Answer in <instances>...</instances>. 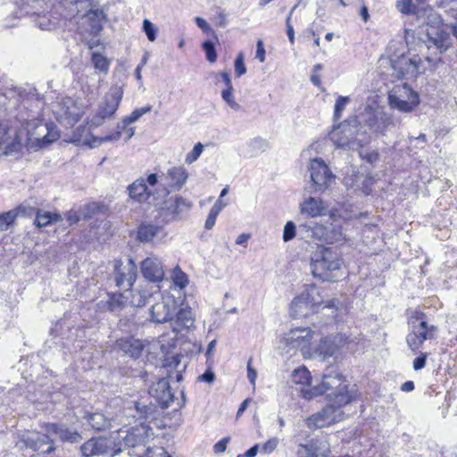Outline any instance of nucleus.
I'll list each match as a JSON object with an SVG mask.
<instances>
[{"instance_id": "f03ea898", "label": "nucleus", "mask_w": 457, "mask_h": 457, "mask_svg": "<svg viewBox=\"0 0 457 457\" xmlns=\"http://www.w3.org/2000/svg\"><path fill=\"white\" fill-rule=\"evenodd\" d=\"M114 280L120 288H125L124 294L115 295L110 301L112 311L121 305L144 306L146 303L147 292L143 290L136 294L129 291L133 286L137 276V267L131 258L116 260L114 262Z\"/></svg>"}, {"instance_id": "603ef678", "label": "nucleus", "mask_w": 457, "mask_h": 457, "mask_svg": "<svg viewBox=\"0 0 457 457\" xmlns=\"http://www.w3.org/2000/svg\"><path fill=\"white\" fill-rule=\"evenodd\" d=\"M296 227L293 221H287L283 230V240L288 242L295 237Z\"/></svg>"}, {"instance_id": "c85d7f7f", "label": "nucleus", "mask_w": 457, "mask_h": 457, "mask_svg": "<svg viewBox=\"0 0 457 457\" xmlns=\"http://www.w3.org/2000/svg\"><path fill=\"white\" fill-rule=\"evenodd\" d=\"M175 313L176 314H174V316L176 317V327H174V330L179 331L184 328L188 329L194 326L195 318L190 307H182L179 312H175Z\"/></svg>"}, {"instance_id": "338daca9", "label": "nucleus", "mask_w": 457, "mask_h": 457, "mask_svg": "<svg viewBox=\"0 0 457 457\" xmlns=\"http://www.w3.org/2000/svg\"><path fill=\"white\" fill-rule=\"evenodd\" d=\"M195 23L196 25L204 32H208V31H211L212 29L210 27V25L208 24V22L201 18V17H195Z\"/></svg>"}, {"instance_id": "37998d69", "label": "nucleus", "mask_w": 457, "mask_h": 457, "mask_svg": "<svg viewBox=\"0 0 457 457\" xmlns=\"http://www.w3.org/2000/svg\"><path fill=\"white\" fill-rule=\"evenodd\" d=\"M170 278L174 287L179 289H184L189 282L187 275L179 266L172 270Z\"/></svg>"}, {"instance_id": "e433bc0d", "label": "nucleus", "mask_w": 457, "mask_h": 457, "mask_svg": "<svg viewBox=\"0 0 457 457\" xmlns=\"http://www.w3.org/2000/svg\"><path fill=\"white\" fill-rule=\"evenodd\" d=\"M86 419L89 425L96 430H103L110 428L111 421L108 418H106L103 413L96 412L92 414H88L86 416Z\"/></svg>"}, {"instance_id": "dca6fc26", "label": "nucleus", "mask_w": 457, "mask_h": 457, "mask_svg": "<svg viewBox=\"0 0 457 457\" xmlns=\"http://www.w3.org/2000/svg\"><path fill=\"white\" fill-rule=\"evenodd\" d=\"M120 139V132L116 131L105 137L93 136L86 126H79L73 132L71 142L77 145H87L90 148L98 147L104 143L118 141Z\"/></svg>"}, {"instance_id": "58836bf2", "label": "nucleus", "mask_w": 457, "mask_h": 457, "mask_svg": "<svg viewBox=\"0 0 457 457\" xmlns=\"http://www.w3.org/2000/svg\"><path fill=\"white\" fill-rule=\"evenodd\" d=\"M429 41L434 44L440 53L448 50L452 46L450 35L445 31H438L434 37H430Z\"/></svg>"}, {"instance_id": "c9c22d12", "label": "nucleus", "mask_w": 457, "mask_h": 457, "mask_svg": "<svg viewBox=\"0 0 457 457\" xmlns=\"http://www.w3.org/2000/svg\"><path fill=\"white\" fill-rule=\"evenodd\" d=\"M355 182L352 177L345 178V185L347 187H356L361 190L365 195H369L371 192V187L374 184V179L370 177H366L361 180V184L360 185L358 183L360 178L357 176Z\"/></svg>"}, {"instance_id": "13d9d810", "label": "nucleus", "mask_w": 457, "mask_h": 457, "mask_svg": "<svg viewBox=\"0 0 457 457\" xmlns=\"http://www.w3.org/2000/svg\"><path fill=\"white\" fill-rule=\"evenodd\" d=\"M229 440L230 438L228 436L217 442L213 446L214 453L217 454L224 453L227 449V445L228 444Z\"/></svg>"}, {"instance_id": "09e8293b", "label": "nucleus", "mask_w": 457, "mask_h": 457, "mask_svg": "<svg viewBox=\"0 0 457 457\" xmlns=\"http://www.w3.org/2000/svg\"><path fill=\"white\" fill-rule=\"evenodd\" d=\"M143 30L149 41L154 42L156 39L158 29L147 19H145L143 21Z\"/></svg>"}, {"instance_id": "b1692460", "label": "nucleus", "mask_w": 457, "mask_h": 457, "mask_svg": "<svg viewBox=\"0 0 457 457\" xmlns=\"http://www.w3.org/2000/svg\"><path fill=\"white\" fill-rule=\"evenodd\" d=\"M166 237L164 228L151 223H143L137 230V238L141 242L161 241Z\"/></svg>"}, {"instance_id": "69168bd1", "label": "nucleus", "mask_w": 457, "mask_h": 457, "mask_svg": "<svg viewBox=\"0 0 457 457\" xmlns=\"http://www.w3.org/2000/svg\"><path fill=\"white\" fill-rule=\"evenodd\" d=\"M256 58L259 59L261 62L265 61V49L262 40L257 42Z\"/></svg>"}, {"instance_id": "2f4dec72", "label": "nucleus", "mask_w": 457, "mask_h": 457, "mask_svg": "<svg viewBox=\"0 0 457 457\" xmlns=\"http://www.w3.org/2000/svg\"><path fill=\"white\" fill-rule=\"evenodd\" d=\"M191 206L192 203L181 196L171 197L166 203L167 210L176 215L189 211Z\"/></svg>"}, {"instance_id": "2eb2a0df", "label": "nucleus", "mask_w": 457, "mask_h": 457, "mask_svg": "<svg viewBox=\"0 0 457 457\" xmlns=\"http://www.w3.org/2000/svg\"><path fill=\"white\" fill-rule=\"evenodd\" d=\"M188 173L183 166H175L167 170L159 179L160 195L166 196L171 189L179 190L187 182Z\"/></svg>"}, {"instance_id": "de8ad7c7", "label": "nucleus", "mask_w": 457, "mask_h": 457, "mask_svg": "<svg viewBox=\"0 0 457 457\" xmlns=\"http://www.w3.org/2000/svg\"><path fill=\"white\" fill-rule=\"evenodd\" d=\"M151 109V105H148L143 108L134 110L129 116L122 120V124L124 125V127H127L129 124L137 121L144 114L149 112Z\"/></svg>"}, {"instance_id": "79ce46f5", "label": "nucleus", "mask_w": 457, "mask_h": 457, "mask_svg": "<svg viewBox=\"0 0 457 457\" xmlns=\"http://www.w3.org/2000/svg\"><path fill=\"white\" fill-rule=\"evenodd\" d=\"M345 240V235L341 226L330 224V226L328 227L327 243L334 244Z\"/></svg>"}, {"instance_id": "4468645a", "label": "nucleus", "mask_w": 457, "mask_h": 457, "mask_svg": "<svg viewBox=\"0 0 457 457\" xmlns=\"http://www.w3.org/2000/svg\"><path fill=\"white\" fill-rule=\"evenodd\" d=\"M334 402L329 403L320 412L313 414L306 420V425L310 428H319L329 426L343 420L344 412Z\"/></svg>"}, {"instance_id": "9b49d317", "label": "nucleus", "mask_w": 457, "mask_h": 457, "mask_svg": "<svg viewBox=\"0 0 457 457\" xmlns=\"http://www.w3.org/2000/svg\"><path fill=\"white\" fill-rule=\"evenodd\" d=\"M159 178L156 174H149L146 179L142 178L137 179L129 187V193L131 198L139 202H150L151 198L157 199L162 197L160 195Z\"/></svg>"}, {"instance_id": "49530a36", "label": "nucleus", "mask_w": 457, "mask_h": 457, "mask_svg": "<svg viewBox=\"0 0 457 457\" xmlns=\"http://www.w3.org/2000/svg\"><path fill=\"white\" fill-rule=\"evenodd\" d=\"M221 97L232 110L237 112L241 109L239 104H237L234 99L233 87L223 89L221 91Z\"/></svg>"}, {"instance_id": "4be33fe9", "label": "nucleus", "mask_w": 457, "mask_h": 457, "mask_svg": "<svg viewBox=\"0 0 457 457\" xmlns=\"http://www.w3.org/2000/svg\"><path fill=\"white\" fill-rule=\"evenodd\" d=\"M300 212L311 218L321 217L327 214L328 205L320 198L309 196L301 203Z\"/></svg>"}, {"instance_id": "a18cd8bd", "label": "nucleus", "mask_w": 457, "mask_h": 457, "mask_svg": "<svg viewBox=\"0 0 457 457\" xmlns=\"http://www.w3.org/2000/svg\"><path fill=\"white\" fill-rule=\"evenodd\" d=\"M308 228L311 230L312 237L313 238L327 243L328 227L318 223H312V225L308 226Z\"/></svg>"}, {"instance_id": "0eeeda50", "label": "nucleus", "mask_w": 457, "mask_h": 457, "mask_svg": "<svg viewBox=\"0 0 457 457\" xmlns=\"http://www.w3.org/2000/svg\"><path fill=\"white\" fill-rule=\"evenodd\" d=\"M81 453L85 457L107 454L110 457H130L129 453L120 455L121 443L117 442L114 435L110 437L91 438L81 446Z\"/></svg>"}, {"instance_id": "5701e85b", "label": "nucleus", "mask_w": 457, "mask_h": 457, "mask_svg": "<svg viewBox=\"0 0 457 457\" xmlns=\"http://www.w3.org/2000/svg\"><path fill=\"white\" fill-rule=\"evenodd\" d=\"M50 442H53V439L49 435L37 432L29 433L24 439L26 447L40 453H50L54 450L53 446L49 445Z\"/></svg>"}, {"instance_id": "0e129e2a", "label": "nucleus", "mask_w": 457, "mask_h": 457, "mask_svg": "<svg viewBox=\"0 0 457 457\" xmlns=\"http://www.w3.org/2000/svg\"><path fill=\"white\" fill-rule=\"evenodd\" d=\"M217 217H218V214L209 212V214H208L207 219L204 223V228L206 229H212L213 228V226L215 225Z\"/></svg>"}, {"instance_id": "423d86ee", "label": "nucleus", "mask_w": 457, "mask_h": 457, "mask_svg": "<svg viewBox=\"0 0 457 457\" xmlns=\"http://www.w3.org/2000/svg\"><path fill=\"white\" fill-rule=\"evenodd\" d=\"M359 123L363 124L371 133L384 135L395 127L392 115L368 104L358 115Z\"/></svg>"}, {"instance_id": "e2e57ef3", "label": "nucleus", "mask_w": 457, "mask_h": 457, "mask_svg": "<svg viewBox=\"0 0 457 457\" xmlns=\"http://www.w3.org/2000/svg\"><path fill=\"white\" fill-rule=\"evenodd\" d=\"M247 378L253 386H255L257 372L251 365V360L247 362Z\"/></svg>"}, {"instance_id": "f8f14e48", "label": "nucleus", "mask_w": 457, "mask_h": 457, "mask_svg": "<svg viewBox=\"0 0 457 457\" xmlns=\"http://www.w3.org/2000/svg\"><path fill=\"white\" fill-rule=\"evenodd\" d=\"M411 331L406 337L408 346L412 352H417L425 340L435 336L436 327L428 324L419 317H412L410 321Z\"/></svg>"}, {"instance_id": "a211bd4d", "label": "nucleus", "mask_w": 457, "mask_h": 457, "mask_svg": "<svg viewBox=\"0 0 457 457\" xmlns=\"http://www.w3.org/2000/svg\"><path fill=\"white\" fill-rule=\"evenodd\" d=\"M29 140L36 142L39 146L58 139L59 134L54 127L46 123L29 122L27 124Z\"/></svg>"}, {"instance_id": "4d7b16f0", "label": "nucleus", "mask_w": 457, "mask_h": 457, "mask_svg": "<svg viewBox=\"0 0 457 457\" xmlns=\"http://www.w3.org/2000/svg\"><path fill=\"white\" fill-rule=\"evenodd\" d=\"M298 4H295L290 11L287 18V36H288V39L289 41L293 44L294 41H295V33H294V29L290 23V19H291V16L293 14V12L297 8Z\"/></svg>"}, {"instance_id": "393cba45", "label": "nucleus", "mask_w": 457, "mask_h": 457, "mask_svg": "<svg viewBox=\"0 0 457 457\" xmlns=\"http://www.w3.org/2000/svg\"><path fill=\"white\" fill-rule=\"evenodd\" d=\"M395 8L402 14L415 15L418 19L424 18L428 12L432 11L430 6H422L416 3L413 4V0H396Z\"/></svg>"}, {"instance_id": "473e14b6", "label": "nucleus", "mask_w": 457, "mask_h": 457, "mask_svg": "<svg viewBox=\"0 0 457 457\" xmlns=\"http://www.w3.org/2000/svg\"><path fill=\"white\" fill-rule=\"evenodd\" d=\"M26 211V207L19 206L17 209H13L0 214V230H7L10 228V226L14 222L18 215H25Z\"/></svg>"}, {"instance_id": "f3484780", "label": "nucleus", "mask_w": 457, "mask_h": 457, "mask_svg": "<svg viewBox=\"0 0 457 457\" xmlns=\"http://www.w3.org/2000/svg\"><path fill=\"white\" fill-rule=\"evenodd\" d=\"M392 68L399 77L416 78L419 74L424 72L421 59L420 57H409L401 55L395 59H391Z\"/></svg>"}, {"instance_id": "774afa93", "label": "nucleus", "mask_w": 457, "mask_h": 457, "mask_svg": "<svg viewBox=\"0 0 457 457\" xmlns=\"http://www.w3.org/2000/svg\"><path fill=\"white\" fill-rule=\"evenodd\" d=\"M226 202H223L220 198H219L213 206L211 208L210 212H214L219 215V213L222 211V209L227 205Z\"/></svg>"}, {"instance_id": "ddd939ff", "label": "nucleus", "mask_w": 457, "mask_h": 457, "mask_svg": "<svg viewBox=\"0 0 457 457\" xmlns=\"http://www.w3.org/2000/svg\"><path fill=\"white\" fill-rule=\"evenodd\" d=\"M154 297L155 303L150 308V320L155 323H164L172 320L177 310L176 300L170 295L154 296V294L149 295Z\"/></svg>"}, {"instance_id": "c756f323", "label": "nucleus", "mask_w": 457, "mask_h": 457, "mask_svg": "<svg viewBox=\"0 0 457 457\" xmlns=\"http://www.w3.org/2000/svg\"><path fill=\"white\" fill-rule=\"evenodd\" d=\"M149 393L155 397L161 403H166L171 400V393L168 381L165 378L160 379L154 384Z\"/></svg>"}, {"instance_id": "6ab92c4d", "label": "nucleus", "mask_w": 457, "mask_h": 457, "mask_svg": "<svg viewBox=\"0 0 457 457\" xmlns=\"http://www.w3.org/2000/svg\"><path fill=\"white\" fill-rule=\"evenodd\" d=\"M143 277L149 282H161L165 276L162 260L157 255L151 254L140 263Z\"/></svg>"}, {"instance_id": "20e7f679", "label": "nucleus", "mask_w": 457, "mask_h": 457, "mask_svg": "<svg viewBox=\"0 0 457 457\" xmlns=\"http://www.w3.org/2000/svg\"><path fill=\"white\" fill-rule=\"evenodd\" d=\"M57 121L66 128L73 127L86 113L87 106L72 97H58L51 105Z\"/></svg>"}, {"instance_id": "8fccbe9b", "label": "nucleus", "mask_w": 457, "mask_h": 457, "mask_svg": "<svg viewBox=\"0 0 457 457\" xmlns=\"http://www.w3.org/2000/svg\"><path fill=\"white\" fill-rule=\"evenodd\" d=\"M350 99L348 96H340L337 97L335 107H334V116L337 119H340L342 115V112L345 110L346 105L349 104Z\"/></svg>"}, {"instance_id": "7ed1b4c3", "label": "nucleus", "mask_w": 457, "mask_h": 457, "mask_svg": "<svg viewBox=\"0 0 457 457\" xmlns=\"http://www.w3.org/2000/svg\"><path fill=\"white\" fill-rule=\"evenodd\" d=\"M302 395L305 399L327 394L329 402H334L339 406H345L355 399V394L348 390V385L344 377L335 375H323L321 382L310 388L302 389Z\"/></svg>"}, {"instance_id": "39448f33", "label": "nucleus", "mask_w": 457, "mask_h": 457, "mask_svg": "<svg viewBox=\"0 0 457 457\" xmlns=\"http://www.w3.org/2000/svg\"><path fill=\"white\" fill-rule=\"evenodd\" d=\"M341 265L338 253L332 248H323L316 253L311 263L313 276L325 281H333V272L338 270Z\"/></svg>"}, {"instance_id": "a878e982", "label": "nucleus", "mask_w": 457, "mask_h": 457, "mask_svg": "<svg viewBox=\"0 0 457 457\" xmlns=\"http://www.w3.org/2000/svg\"><path fill=\"white\" fill-rule=\"evenodd\" d=\"M117 345L125 354L135 359L141 355L142 351L145 348L143 342L133 337L119 339L117 341Z\"/></svg>"}, {"instance_id": "412c9836", "label": "nucleus", "mask_w": 457, "mask_h": 457, "mask_svg": "<svg viewBox=\"0 0 457 457\" xmlns=\"http://www.w3.org/2000/svg\"><path fill=\"white\" fill-rule=\"evenodd\" d=\"M356 122V120L353 121V124L351 122H344L333 129L329 134V137L336 146L344 147L353 144Z\"/></svg>"}, {"instance_id": "c03bdc74", "label": "nucleus", "mask_w": 457, "mask_h": 457, "mask_svg": "<svg viewBox=\"0 0 457 457\" xmlns=\"http://www.w3.org/2000/svg\"><path fill=\"white\" fill-rule=\"evenodd\" d=\"M91 62L94 67L102 72L107 73L110 67V60L101 54L94 52L91 55Z\"/></svg>"}, {"instance_id": "ea45409f", "label": "nucleus", "mask_w": 457, "mask_h": 457, "mask_svg": "<svg viewBox=\"0 0 457 457\" xmlns=\"http://www.w3.org/2000/svg\"><path fill=\"white\" fill-rule=\"evenodd\" d=\"M291 380L295 385L309 386L312 380L311 373L306 367H299L293 370Z\"/></svg>"}, {"instance_id": "6e6d98bb", "label": "nucleus", "mask_w": 457, "mask_h": 457, "mask_svg": "<svg viewBox=\"0 0 457 457\" xmlns=\"http://www.w3.org/2000/svg\"><path fill=\"white\" fill-rule=\"evenodd\" d=\"M360 156L370 164L377 162L379 159V154L377 151L362 150L360 152Z\"/></svg>"}, {"instance_id": "7c9ffc66", "label": "nucleus", "mask_w": 457, "mask_h": 457, "mask_svg": "<svg viewBox=\"0 0 457 457\" xmlns=\"http://www.w3.org/2000/svg\"><path fill=\"white\" fill-rule=\"evenodd\" d=\"M321 452H319V448L316 446L314 442L310 445H300L298 446L296 456L297 457H319L326 456L328 453V447L326 443L322 444L320 448Z\"/></svg>"}, {"instance_id": "3c124183", "label": "nucleus", "mask_w": 457, "mask_h": 457, "mask_svg": "<svg viewBox=\"0 0 457 457\" xmlns=\"http://www.w3.org/2000/svg\"><path fill=\"white\" fill-rule=\"evenodd\" d=\"M204 151V145L202 143H197L194 148L187 154L185 158V162L187 164H192L195 162L202 154Z\"/></svg>"}, {"instance_id": "f704fd0d", "label": "nucleus", "mask_w": 457, "mask_h": 457, "mask_svg": "<svg viewBox=\"0 0 457 457\" xmlns=\"http://www.w3.org/2000/svg\"><path fill=\"white\" fill-rule=\"evenodd\" d=\"M62 216L59 213L38 211L37 212L35 225L38 228L46 227L52 223L61 221Z\"/></svg>"}, {"instance_id": "4c0bfd02", "label": "nucleus", "mask_w": 457, "mask_h": 457, "mask_svg": "<svg viewBox=\"0 0 457 457\" xmlns=\"http://www.w3.org/2000/svg\"><path fill=\"white\" fill-rule=\"evenodd\" d=\"M48 432L51 434H55L62 441L78 442L81 438V436L77 432L58 427L54 424L50 426Z\"/></svg>"}, {"instance_id": "cd10ccee", "label": "nucleus", "mask_w": 457, "mask_h": 457, "mask_svg": "<svg viewBox=\"0 0 457 457\" xmlns=\"http://www.w3.org/2000/svg\"><path fill=\"white\" fill-rule=\"evenodd\" d=\"M83 19L90 26L91 33L97 34L103 29L106 15L102 9H90Z\"/></svg>"}, {"instance_id": "bf43d9fd", "label": "nucleus", "mask_w": 457, "mask_h": 457, "mask_svg": "<svg viewBox=\"0 0 457 457\" xmlns=\"http://www.w3.org/2000/svg\"><path fill=\"white\" fill-rule=\"evenodd\" d=\"M427 357L428 354L422 353L419 357L415 358L413 361V369L415 370L423 369L426 365Z\"/></svg>"}, {"instance_id": "1a4fd4ad", "label": "nucleus", "mask_w": 457, "mask_h": 457, "mask_svg": "<svg viewBox=\"0 0 457 457\" xmlns=\"http://www.w3.org/2000/svg\"><path fill=\"white\" fill-rule=\"evenodd\" d=\"M122 95L123 92L120 87H112L99 104L96 113L90 119L87 118V123L95 128L101 126L105 119L112 117L115 113L121 101Z\"/></svg>"}, {"instance_id": "5fc2aeb1", "label": "nucleus", "mask_w": 457, "mask_h": 457, "mask_svg": "<svg viewBox=\"0 0 457 457\" xmlns=\"http://www.w3.org/2000/svg\"><path fill=\"white\" fill-rule=\"evenodd\" d=\"M203 48L206 53L207 60L211 62H214L217 59L214 45L211 41H205L203 44Z\"/></svg>"}, {"instance_id": "a19ab883", "label": "nucleus", "mask_w": 457, "mask_h": 457, "mask_svg": "<svg viewBox=\"0 0 457 457\" xmlns=\"http://www.w3.org/2000/svg\"><path fill=\"white\" fill-rule=\"evenodd\" d=\"M299 300V295L295 297L291 303V312L294 316H307L315 311L309 305L306 301Z\"/></svg>"}, {"instance_id": "864d4df0", "label": "nucleus", "mask_w": 457, "mask_h": 457, "mask_svg": "<svg viewBox=\"0 0 457 457\" xmlns=\"http://www.w3.org/2000/svg\"><path fill=\"white\" fill-rule=\"evenodd\" d=\"M246 72V68L244 63V54H238L235 60V74L237 77H241Z\"/></svg>"}, {"instance_id": "680f3d73", "label": "nucleus", "mask_w": 457, "mask_h": 457, "mask_svg": "<svg viewBox=\"0 0 457 457\" xmlns=\"http://www.w3.org/2000/svg\"><path fill=\"white\" fill-rule=\"evenodd\" d=\"M278 445V438H271L268 440L262 446V449L265 453H271L276 449Z\"/></svg>"}, {"instance_id": "9d476101", "label": "nucleus", "mask_w": 457, "mask_h": 457, "mask_svg": "<svg viewBox=\"0 0 457 457\" xmlns=\"http://www.w3.org/2000/svg\"><path fill=\"white\" fill-rule=\"evenodd\" d=\"M312 187L317 193L328 190L336 181V176L321 158L312 159L308 164Z\"/></svg>"}, {"instance_id": "72a5a7b5", "label": "nucleus", "mask_w": 457, "mask_h": 457, "mask_svg": "<svg viewBox=\"0 0 457 457\" xmlns=\"http://www.w3.org/2000/svg\"><path fill=\"white\" fill-rule=\"evenodd\" d=\"M33 23L43 31H52L56 28V19L49 13L37 14L33 17Z\"/></svg>"}, {"instance_id": "052dcab7", "label": "nucleus", "mask_w": 457, "mask_h": 457, "mask_svg": "<svg viewBox=\"0 0 457 457\" xmlns=\"http://www.w3.org/2000/svg\"><path fill=\"white\" fill-rule=\"evenodd\" d=\"M80 220L79 215L74 210H71L66 213V221L69 226L77 223Z\"/></svg>"}, {"instance_id": "f257e3e1", "label": "nucleus", "mask_w": 457, "mask_h": 457, "mask_svg": "<svg viewBox=\"0 0 457 457\" xmlns=\"http://www.w3.org/2000/svg\"><path fill=\"white\" fill-rule=\"evenodd\" d=\"M346 342L347 338L342 335L331 339L320 337L317 331L309 327H298L278 337L277 347L281 353L290 354L292 352L298 351L303 359L326 361Z\"/></svg>"}, {"instance_id": "aec40b11", "label": "nucleus", "mask_w": 457, "mask_h": 457, "mask_svg": "<svg viewBox=\"0 0 457 457\" xmlns=\"http://www.w3.org/2000/svg\"><path fill=\"white\" fill-rule=\"evenodd\" d=\"M120 433H125V436H123L122 438L124 445L128 447H136L144 444L145 440L153 434L152 428L145 424L135 426L126 431H118L115 436L117 437V436H120Z\"/></svg>"}, {"instance_id": "bb28decb", "label": "nucleus", "mask_w": 457, "mask_h": 457, "mask_svg": "<svg viewBox=\"0 0 457 457\" xmlns=\"http://www.w3.org/2000/svg\"><path fill=\"white\" fill-rule=\"evenodd\" d=\"M323 295L320 288L314 285H308L299 295V300L306 301L305 303L309 304L315 312L318 307L323 303Z\"/></svg>"}, {"instance_id": "6e6552de", "label": "nucleus", "mask_w": 457, "mask_h": 457, "mask_svg": "<svg viewBox=\"0 0 457 457\" xmlns=\"http://www.w3.org/2000/svg\"><path fill=\"white\" fill-rule=\"evenodd\" d=\"M391 108L402 112H412L420 104L419 94L406 83L395 85L388 94Z\"/></svg>"}]
</instances>
